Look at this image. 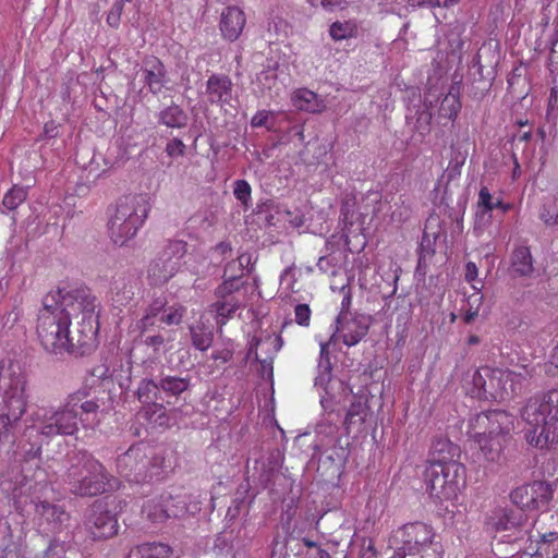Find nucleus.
Instances as JSON below:
<instances>
[{
	"label": "nucleus",
	"mask_w": 558,
	"mask_h": 558,
	"mask_svg": "<svg viewBox=\"0 0 558 558\" xmlns=\"http://www.w3.org/2000/svg\"><path fill=\"white\" fill-rule=\"evenodd\" d=\"M524 438L538 450H558V388L531 397L521 410Z\"/></svg>",
	"instance_id": "f257e3e1"
},
{
	"label": "nucleus",
	"mask_w": 558,
	"mask_h": 558,
	"mask_svg": "<svg viewBox=\"0 0 558 558\" xmlns=\"http://www.w3.org/2000/svg\"><path fill=\"white\" fill-rule=\"evenodd\" d=\"M47 295H56L58 312H62L68 319H80L77 322L76 341L82 348L81 353H90L96 348V336L99 328L97 299L86 287L64 291L58 289L49 292Z\"/></svg>",
	"instance_id": "f03ea898"
},
{
	"label": "nucleus",
	"mask_w": 558,
	"mask_h": 558,
	"mask_svg": "<svg viewBox=\"0 0 558 558\" xmlns=\"http://www.w3.org/2000/svg\"><path fill=\"white\" fill-rule=\"evenodd\" d=\"M56 295H45L43 308L37 317L36 332L44 350L50 354L62 355L64 352L83 356L82 348L76 347L78 333L76 327L70 331V319L62 312H58Z\"/></svg>",
	"instance_id": "7ed1b4c3"
},
{
	"label": "nucleus",
	"mask_w": 558,
	"mask_h": 558,
	"mask_svg": "<svg viewBox=\"0 0 558 558\" xmlns=\"http://www.w3.org/2000/svg\"><path fill=\"white\" fill-rule=\"evenodd\" d=\"M68 463L65 483L70 493L75 496L93 497L117 486L118 481L88 451L71 452Z\"/></svg>",
	"instance_id": "20e7f679"
},
{
	"label": "nucleus",
	"mask_w": 558,
	"mask_h": 558,
	"mask_svg": "<svg viewBox=\"0 0 558 558\" xmlns=\"http://www.w3.org/2000/svg\"><path fill=\"white\" fill-rule=\"evenodd\" d=\"M525 376L509 369L483 366L474 372L472 383L477 397L505 400L513 398L522 390Z\"/></svg>",
	"instance_id": "39448f33"
},
{
	"label": "nucleus",
	"mask_w": 558,
	"mask_h": 558,
	"mask_svg": "<svg viewBox=\"0 0 558 558\" xmlns=\"http://www.w3.org/2000/svg\"><path fill=\"white\" fill-rule=\"evenodd\" d=\"M433 529L423 522H412L397 529L390 539V547L395 548L391 557H410L420 554L423 547L434 543Z\"/></svg>",
	"instance_id": "423d86ee"
},
{
	"label": "nucleus",
	"mask_w": 558,
	"mask_h": 558,
	"mask_svg": "<svg viewBox=\"0 0 558 558\" xmlns=\"http://www.w3.org/2000/svg\"><path fill=\"white\" fill-rule=\"evenodd\" d=\"M83 529L92 541L110 539L119 532L118 515L107 502L95 500L84 512Z\"/></svg>",
	"instance_id": "0eeeda50"
},
{
	"label": "nucleus",
	"mask_w": 558,
	"mask_h": 558,
	"mask_svg": "<svg viewBox=\"0 0 558 558\" xmlns=\"http://www.w3.org/2000/svg\"><path fill=\"white\" fill-rule=\"evenodd\" d=\"M513 416L504 410H490L476 414L470 420L472 436L513 438Z\"/></svg>",
	"instance_id": "6e6552de"
},
{
	"label": "nucleus",
	"mask_w": 558,
	"mask_h": 558,
	"mask_svg": "<svg viewBox=\"0 0 558 558\" xmlns=\"http://www.w3.org/2000/svg\"><path fill=\"white\" fill-rule=\"evenodd\" d=\"M477 445L476 460L492 472H497L507 463L513 438L472 436Z\"/></svg>",
	"instance_id": "1a4fd4ad"
},
{
	"label": "nucleus",
	"mask_w": 558,
	"mask_h": 558,
	"mask_svg": "<svg viewBox=\"0 0 558 558\" xmlns=\"http://www.w3.org/2000/svg\"><path fill=\"white\" fill-rule=\"evenodd\" d=\"M143 469L145 472L141 475V483L165 480L174 469L172 450L145 444Z\"/></svg>",
	"instance_id": "9d476101"
},
{
	"label": "nucleus",
	"mask_w": 558,
	"mask_h": 558,
	"mask_svg": "<svg viewBox=\"0 0 558 558\" xmlns=\"http://www.w3.org/2000/svg\"><path fill=\"white\" fill-rule=\"evenodd\" d=\"M553 498L551 485L544 481H533L515 487L510 493V500L521 511H533L547 505Z\"/></svg>",
	"instance_id": "9b49d317"
},
{
	"label": "nucleus",
	"mask_w": 558,
	"mask_h": 558,
	"mask_svg": "<svg viewBox=\"0 0 558 558\" xmlns=\"http://www.w3.org/2000/svg\"><path fill=\"white\" fill-rule=\"evenodd\" d=\"M373 318L371 315L341 311L337 316L336 333L348 347L357 344L369 331Z\"/></svg>",
	"instance_id": "f8f14e48"
},
{
	"label": "nucleus",
	"mask_w": 558,
	"mask_h": 558,
	"mask_svg": "<svg viewBox=\"0 0 558 558\" xmlns=\"http://www.w3.org/2000/svg\"><path fill=\"white\" fill-rule=\"evenodd\" d=\"M78 430L77 413L70 408L68 400L56 411L47 412L40 424L39 433L46 437L74 435Z\"/></svg>",
	"instance_id": "ddd939ff"
},
{
	"label": "nucleus",
	"mask_w": 558,
	"mask_h": 558,
	"mask_svg": "<svg viewBox=\"0 0 558 558\" xmlns=\"http://www.w3.org/2000/svg\"><path fill=\"white\" fill-rule=\"evenodd\" d=\"M89 390L84 388L68 396L66 400L73 412L77 413L78 423L85 428H94L100 422L98 412L100 405L96 400H87Z\"/></svg>",
	"instance_id": "4468645a"
},
{
	"label": "nucleus",
	"mask_w": 558,
	"mask_h": 558,
	"mask_svg": "<svg viewBox=\"0 0 558 558\" xmlns=\"http://www.w3.org/2000/svg\"><path fill=\"white\" fill-rule=\"evenodd\" d=\"M4 403L7 412L0 417V440H9V428L13 427L26 411L23 389L15 387L5 391Z\"/></svg>",
	"instance_id": "2eb2a0df"
},
{
	"label": "nucleus",
	"mask_w": 558,
	"mask_h": 558,
	"mask_svg": "<svg viewBox=\"0 0 558 558\" xmlns=\"http://www.w3.org/2000/svg\"><path fill=\"white\" fill-rule=\"evenodd\" d=\"M144 447L143 442L133 445L117 459L119 474L130 482L141 483V475L145 472L143 469Z\"/></svg>",
	"instance_id": "dca6fc26"
},
{
	"label": "nucleus",
	"mask_w": 558,
	"mask_h": 558,
	"mask_svg": "<svg viewBox=\"0 0 558 558\" xmlns=\"http://www.w3.org/2000/svg\"><path fill=\"white\" fill-rule=\"evenodd\" d=\"M149 204L145 195H126L121 197L116 206L112 219H118L122 223L125 221H133V217L140 218V221H145L149 211Z\"/></svg>",
	"instance_id": "f3484780"
},
{
	"label": "nucleus",
	"mask_w": 558,
	"mask_h": 558,
	"mask_svg": "<svg viewBox=\"0 0 558 558\" xmlns=\"http://www.w3.org/2000/svg\"><path fill=\"white\" fill-rule=\"evenodd\" d=\"M233 84L228 75L213 74L206 82L208 101L223 107L232 100Z\"/></svg>",
	"instance_id": "a211bd4d"
},
{
	"label": "nucleus",
	"mask_w": 558,
	"mask_h": 558,
	"mask_svg": "<svg viewBox=\"0 0 558 558\" xmlns=\"http://www.w3.org/2000/svg\"><path fill=\"white\" fill-rule=\"evenodd\" d=\"M161 393L167 398L179 400L180 398L186 399V395L193 388L192 377L190 374H161L159 377Z\"/></svg>",
	"instance_id": "6ab92c4d"
},
{
	"label": "nucleus",
	"mask_w": 558,
	"mask_h": 558,
	"mask_svg": "<svg viewBox=\"0 0 558 558\" xmlns=\"http://www.w3.org/2000/svg\"><path fill=\"white\" fill-rule=\"evenodd\" d=\"M142 72L149 92L154 95L159 94L166 84L167 71L163 63L156 57H147L143 61Z\"/></svg>",
	"instance_id": "aec40b11"
},
{
	"label": "nucleus",
	"mask_w": 558,
	"mask_h": 558,
	"mask_svg": "<svg viewBox=\"0 0 558 558\" xmlns=\"http://www.w3.org/2000/svg\"><path fill=\"white\" fill-rule=\"evenodd\" d=\"M460 447L451 442L447 437H435L429 451V464H447L459 461Z\"/></svg>",
	"instance_id": "412c9836"
},
{
	"label": "nucleus",
	"mask_w": 558,
	"mask_h": 558,
	"mask_svg": "<svg viewBox=\"0 0 558 558\" xmlns=\"http://www.w3.org/2000/svg\"><path fill=\"white\" fill-rule=\"evenodd\" d=\"M244 25L245 16L239 8L228 7L222 11L220 31L226 39L235 40L242 33Z\"/></svg>",
	"instance_id": "4be33fe9"
},
{
	"label": "nucleus",
	"mask_w": 558,
	"mask_h": 558,
	"mask_svg": "<svg viewBox=\"0 0 558 558\" xmlns=\"http://www.w3.org/2000/svg\"><path fill=\"white\" fill-rule=\"evenodd\" d=\"M179 268L175 260L159 253L148 266V278L156 286L163 284L178 272Z\"/></svg>",
	"instance_id": "5701e85b"
},
{
	"label": "nucleus",
	"mask_w": 558,
	"mask_h": 558,
	"mask_svg": "<svg viewBox=\"0 0 558 558\" xmlns=\"http://www.w3.org/2000/svg\"><path fill=\"white\" fill-rule=\"evenodd\" d=\"M442 472L441 464H428L424 472L426 489L430 496L438 499H452L453 497L447 496V482L441 474Z\"/></svg>",
	"instance_id": "b1692460"
},
{
	"label": "nucleus",
	"mask_w": 558,
	"mask_h": 558,
	"mask_svg": "<svg viewBox=\"0 0 558 558\" xmlns=\"http://www.w3.org/2000/svg\"><path fill=\"white\" fill-rule=\"evenodd\" d=\"M405 120L407 125L410 126L412 131L417 132L422 137L429 134L432 112L429 111V106L426 100L423 105L414 106L412 109L409 108Z\"/></svg>",
	"instance_id": "393cba45"
},
{
	"label": "nucleus",
	"mask_w": 558,
	"mask_h": 558,
	"mask_svg": "<svg viewBox=\"0 0 558 558\" xmlns=\"http://www.w3.org/2000/svg\"><path fill=\"white\" fill-rule=\"evenodd\" d=\"M144 221L133 217V221L121 222L118 219L110 218L109 233L114 244L123 246L129 240L133 239Z\"/></svg>",
	"instance_id": "a878e982"
},
{
	"label": "nucleus",
	"mask_w": 558,
	"mask_h": 558,
	"mask_svg": "<svg viewBox=\"0 0 558 558\" xmlns=\"http://www.w3.org/2000/svg\"><path fill=\"white\" fill-rule=\"evenodd\" d=\"M36 513L43 517L48 523L53 525L54 530H60L70 520V514L64 508L47 500L36 504Z\"/></svg>",
	"instance_id": "bb28decb"
},
{
	"label": "nucleus",
	"mask_w": 558,
	"mask_h": 558,
	"mask_svg": "<svg viewBox=\"0 0 558 558\" xmlns=\"http://www.w3.org/2000/svg\"><path fill=\"white\" fill-rule=\"evenodd\" d=\"M283 460V453L279 449L276 448L269 452L266 461L263 463L258 478L264 488H269L275 484V480L282 468Z\"/></svg>",
	"instance_id": "cd10ccee"
},
{
	"label": "nucleus",
	"mask_w": 558,
	"mask_h": 558,
	"mask_svg": "<svg viewBox=\"0 0 558 558\" xmlns=\"http://www.w3.org/2000/svg\"><path fill=\"white\" fill-rule=\"evenodd\" d=\"M444 472L441 473L447 482V496L457 497L460 487L464 485L465 468L459 461L447 462L441 464Z\"/></svg>",
	"instance_id": "c85d7f7f"
},
{
	"label": "nucleus",
	"mask_w": 558,
	"mask_h": 558,
	"mask_svg": "<svg viewBox=\"0 0 558 558\" xmlns=\"http://www.w3.org/2000/svg\"><path fill=\"white\" fill-rule=\"evenodd\" d=\"M167 305L168 299L163 293L153 296L146 308L145 315L137 323V327L142 335H145L149 331V329L155 325V319L158 316L160 317Z\"/></svg>",
	"instance_id": "c756f323"
},
{
	"label": "nucleus",
	"mask_w": 558,
	"mask_h": 558,
	"mask_svg": "<svg viewBox=\"0 0 558 558\" xmlns=\"http://www.w3.org/2000/svg\"><path fill=\"white\" fill-rule=\"evenodd\" d=\"M136 288L137 279L133 276L116 278L112 282V291H114L113 302L117 306H124L132 301Z\"/></svg>",
	"instance_id": "7c9ffc66"
},
{
	"label": "nucleus",
	"mask_w": 558,
	"mask_h": 558,
	"mask_svg": "<svg viewBox=\"0 0 558 558\" xmlns=\"http://www.w3.org/2000/svg\"><path fill=\"white\" fill-rule=\"evenodd\" d=\"M533 271L532 255L526 246L517 247L511 255L510 275L512 277H526Z\"/></svg>",
	"instance_id": "2f4dec72"
},
{
	"label": "nucleus",
	"mask_w": 558,
	"mask_h": 558,
	"mask_svg": "<svg viewBox=\"0 0 558 558\" xmlns=\"http://www.w3.org/2000/svg\"><path fill=\"white\" fill-rule=\"evenodd\" d=\"M336 337V333H333L328 342H322L320 343V354H319V361L317 365L318 374L315 378V386L326 388L327 384L331 379V362H330V351L329 345L330 342Z\"/></svg>",
	"instance_id": "473e14b6"
},
{
	"label": "nucleus",
	"mask_w": 558,
	"mask_h": 558,
	"mask_svg": "<svg viewBox=\"0 0 558 558\" xmlns=\"http://www.w3.org/2000/svg\"><path fill=\"white\" fill-rule=\"evenodd\" d=\"M187 113L177 104H171L158 113V122L168 128L182 129L187 125Z\"/></svg>",
	"instance_id": "72a5a7b5"
},
{
	"label": "nucleus",
	"mask_w": 558,
	"mask_h": 558,
	"mask_svg": "<svg viewBox=\"0 0 558 558\" xmlns=\"http://www.w3.org/2000/svg\"><path fill=\"white\" fill-rule=\"evenodd\" d=\"M161 501H163L166 512H168V517L171 519L181 518L189 512L186 494L179 493L173 495L167 492L161 494Z\"/></svg>",
	"instance_id": "f704fd0d"
},
{
	"label": "nucleus",
	"mask_w": 558,
	"mask_h": 558,
	"mask_svg": "<svg viewBox=\"0 0 558 558\" xmlns=\"http://www.w3.org/2000/svg\"><path fill=\"white\" fill-rule=\"evenodd\" d=\"M172 549L161 543L143 544L131 549L128 558H171Z\"/></svg>",
	"instance_id": "c9c22d12"
},
{
	"label": "nucleus",
	"mask_w": 558,
	"mask_h": 558,
	"mask_svg": "<svg viewBox=\"0 0 558 558\" xmlns=\"http://www.w3.org/2000/svg\"><path fill=\"white\" fill-rule=\"evenodd\" d=\"M136 397L142 404H155L158 400H162L160 380L143 379L136 390Z\"/></svg>",
	"instance_id": "e433bc0d"
},
{
	"label": "nucleus",
	"mask_w": 558,
	"mask_h": 558,
	"mask_svg": "<svg viewBox=\"0 0 558 558\" xmlns=\"http://www.w3.org/2000/svg\"><path fill=\"white\" fill-rule=\"evenodd\" d=\"M478 208L480 210L476 213L477 219L484 217L485 214L490 213L495 208H500L502 213H506L509 208V204H504L500 199H493L488 189L483 186L478 194Z\"/></svg>",
	"instance_id": "4c0bfd02"
},
{
	"label": "nucleus",
	"mask_w": 558,
	"mask_h": 558,
	"mask_svg": "<svg viewBox=\"0 0 558 558\" xmlns=\"http://www.w3.org/2000/svg\"><path fill=\"white\" fill-rule=\"evenodd\" d=\"M190 333L192 344L201 351L207 350L213 343V330L203 324L191 326Z\"/></svg>",
	"instance_id": "58836bf2"
},
{
	"label": "nucleus",
	"mask_w": 558,
	"mask_h": 558,
	"mask_svg": "<svg viewBox=\"0 0 558 558\" xmlns=\"http://www.w3.org/2000/svg\"><path fill=\"white\" fill-rule=\"evenodd\" d=\"M293 105L299 110L315 112L318 109L317 95L308 89H300L293 96Z\"/></svg>",
	"instance_id": "ea45409f"
},
{
	"label": "nucleus",
	"mask_w": 558,
	"mask_h": 558,
	"mask_svg": "<svg viewBox=\"0 0 558 558\" xmlns=\"http://www.w3.org/2000/svg\"><path fill=\"white\" fill-rule=\"evenodd\" d=\"M368 408L365 402L357 400L351 403L347 411L344 425L349 428L351 425L363 424L367 416Z\"/></svg>",
	"instance_id": "a19ab883"
},
{
	"label": "nucleus",
	"mask_w": 558,
	"mask_h": 558,
	"mask_svg": "<svg viewBox=\"0 0 558 558\" xmlns=\"http://www.w3.org/2000/svg\"><path fill=\"white\" fill-rule=\"evenodd\" d=\"M434 222L438 225V219L434 217H429L427 219L418 248V252L425 253L428 258H432L435 254L434 242L438 238L437 232H429V229Z\"/></svg>",
	"instance_id": "79ce46f5"
},
{
	"label": "nucleus",
	"mask_w": 558,
	"mask_h": 558,
	"mask_svg": "<svg viewBox=\"0 0 558 558\" xmlns=\"http://www.w3.org/2000/svg\"><path fill=\"white\" fill-rule=\"evenodd\" d=\"M143 512L146 513L147 518L154 523H160L171 519L168 517V512H166L163 501H161V495L158 500H150L144 505Z\"/></svg>",
	"instance_id": "37998d69"
},
{
	"label": "nucleus",
	"mask_w": 558,
	"mask_h": 558,
	"mask_svg": "<svg viewBox=\"0 0 558 558\" xmlns=\"http://www.w3.org/2000/svg\"><path fill=\"white\" fill-rule=\"evenodd\" d=\"M242 276L243 274L241 276H230L226 278L223 282L216 288L215 295L218 299H227L234 292H238L245 284V282L241 281Z\"/></svg>",
	"instance_id": "c03bdc74"
},
{
	"label": "nucleus",
	"mask_w": 558,
	"mask_h": 558,
	"mask_svg": "<svg viewBox=\"0 0 558 558\" xmlns=\"http://www.w3.org/2000/svg\"><path fill=\"white\" fill-rule=\"evenodd\" d=\"M27 189L14 185L3 197L2 205L9 209L14 210L27 198Z\"/></svg>",
	"instance_id": "a18cd8bd"
},
{
	"label": "nucleus",
	"mask_w": 558,
	"mask_h": 558,
	"mask_svg": "<svg viewBox=\"0 0 558 558\" xmlns=\"http://www.w3.org/2000/svg\"><path fill=\"white\" fill-rule=\"evenodd\" d=\"M461 109V102L456 95L448 94L441 100L439 107V114L449 120H453L457 118L459 111Z\"/></svg>",
	"instance_id": "49530a36"
},
{
	"label": "nucleus",
	"mask_w": 558,
	"mask_h": 558,
	"mask_svg": "<svg viewBox=\"0 0 558 558\" xmlns=\"http://www.w3.org/2000/svg\"><path fill=\"white\" fill-rule=\"evenodd\" d=\"M185 253H186V243L181 240L169 241L167 243V245L160 252V254H162L167 258L175 260L179 266H180V259L185 255Z\"/></svg>",
	"instance_id": "de8ad7c7"
},
{
	"label": "nucleus",
	"mask_w": 558,
	"mask_h": 558,
	"mask_svg": "<svg viewBox=\"0 0 558 558\" xmlns=\"http://www.w3.org/2000/svg\"><path fill=\"white\" fill-rule=\"evenodd\" d=\"M525 511H513V510H509V511H506L504 517L499 520V527L500 529H504V530H509L511 527H520L522 526L527 518H526V514H524Z\"/></svg>",
	"instance_id": "09e8293b"
},
{
	"label": "nucleus",
	"mask_w": 558,
	"mask_h": 558,
	"mask_svg": "<svg viewBox=\"0 0 558 558\" xmlns=\"http://www.w3.org/2000/svg\"><path fill=\"white\" fill-rule=\"evenodd\" d=\"M185 308L182 305H167L159 317V322L166 325H179L182 322Z\"/></svg>",
	"instance_id": "8fccbe9b"
},
{
	"label": "nucleus",
	"mask_w": 558,
	"mask_h": 558,
	"mask_svg": "<svg viewBox=\"0 0 558 558\" xmlns=\"http://www.w3.org/2000/svg\"><path fill=\"white\" fill-rule=\"evenodd\" d=\"M355 214V198L352 195H345L341 202L340 217L344 226H353Z\"/></svg>",
	"instance_id": "3c124183"
},
{
	"label": "nucleus",
	"mask_w": 558,
	"mask_h": 558,
	"mask_svg": "<svg viewBox=\"0 0 558 558\" xmlns=\"http://www.w3.org/2000/svg\"><path fill=\"white\" fill-rule=\"evenodd\" d=\"M277 62H268L266 68L257 75V82L263 86V88H271L272 84L277 80Z\"/></svg>",
	"instance_id": "603ef678"
},
{
	"label": "nucleus",
	"mask_w": 558,
	"mask_h": 558,
	"mask_svg": "<svg viewBox=\"0 0 558 558\" xmlns=\"http://www.w3.org/2000/svg\"><path fill=\"white\" fill-rule=\"evenodd\" d=\"M556 201L543 205L539 211V219L546 226H558V213L556 210Z\"/></svg>",
	"instance_id": "864d4df0"
},
{
	"label": "nucleus",
	"mask_w": 558,
	"mask_h": 558,
	"mask_svg": "<svg viewBox=\"0 0 558 558\" xmlns=\"http://www.w3.org/2000/svg\"><path fill=\"white\" fill-rule=\"evenodd\" d=\"M211 307L214 308V311L216 312L217 314V324L218 325H225L226 322L233 315V313L235 312L234 311V305H230L228 306L226 304V302H223L222 300L218 299L217 302H215Z\"/></svg>",
	"instance_id": "5fc2aeb1"
},
{
	"label": "nucleus",
	"mask_w": 558,
	"mask_h": 558,
	"mask_svg": "<svg viewBox=\"0 0 558 558\" xmlns=\"http://www.w3.org/2000/svg\"><path fill=\"white\" fill-rule=\"evenodd\" d=\"M342 453H343L342 448H339V449L333 448L330 451H326L324 453L323 458L320 459V462L323 464H327V463L333 464L336 468V472L340 473V470L343 466V461H344V457Z\"/></svg>",
	"instance_id": "6e6d98bb"
},
{
	"label": "nucleus",
	"mask_w": 558,
	"mask_h": 558,
	"mask_svg": "<svg viewBox=\"0 0 558 558\" xmlns=\"http://www.w3.org/2000/svg\"><path fill=\"white\" fill-rule=\"evenodd\" d=\"M251 191V185L245 180L235 181L233 194L244 207L248 206Z\"/></svg>",
	"instance_id": "4d7b16f0"
},
{
	"label": "nucleus",
	"mask_w": 558,
	"mask_h": 558,
	"mask_svg": "<svg viewBox=\"0 0 558 558\" xmlns=\"http://www.w3.org/2000/svg\"><path fill=\"white\" fill-rule=\"evenodd\" d=\"M389 558H442V547L438 542H434L427 547H423L420 554L410 557H389Z\"/></svg>",
	"instance_id": "13d9d810"
},
{
	"label": "nucleus",
	"mask_w": 558,
	"mask_h": 558,
	"mask_svg": "<svg viewBox=\"0 0 558 558\" xmlns=\"http://www.w3.org/2000/svg\"><path fill=\"white\" fill-rule=\"evenodd\" d=\"M66 545L65 542L59 539H52L45 551V558H66Z\"/></svg>",
	"instance_id": "bf43d9fd"
},
{
	"label": "nucleus",
	"mask_w": 558,
	"mask_h": 558,
	"mask_svg": "<svg viewBox=\"0 0 558 558\" xmlns=\"http://www.w3.org/2000/svg\"><path fill=\"white\" fill-rule=\"evenodd\" d=\"M124 3L122 1H116L111 10L107 15V23L113 28H118L120 25L121 14L123 11Z\"/></svg>",
	"instance_id": "052dcab7"
},
{
	"label": "nucleus",
	"mask_w": 558,
	"mask_h": 558,
	"mask_svg": "<svg viewBox=\"0 0 558 558\" xmlns=\"http://www.w3.org/2000/svg\"><path fill=\"white\" fill-rule=\"evenodd\" d=\"M295 322L303 327L310 326L311 308L307 304H298L294 308Z\"/></svg>",
	"instance_id": "680f3d73"
},
{
	"label": "nucleus",
	"mask_w": 558,
	"mask_h": 558,
	"mask_svg": "<svg viewBox=\"0 0 558 558\" xmlns=\"http://www.w3.org/2000/svg\"><path fill=\"white\" fill-rule=\"evenodd\" d=\"M184 150H185V145L184 143L179 140V138H173L171 141H169L167 143V146H166V153L170 156V157H178V156H182L184 154Z\"/></svg>",
	"instance_id": "e2e57ef3"
},
{
	"label": "nucleus",
	"mask_w": 558,
	"mask_h": 558,
	"mask_svg": "<svg viewBox=\"0 0 558 558\" xmlns=\"http://www.w3.org/2000/svg\"><path fill=\"white\" fill-rule=\"evenodd\" d=\"M349 27H348V24L347 23H340V22H335L331 26H330V36L335 39V40H341V39H344L348 37L349 35V32H348Z\"/></svg>",
	"instance_id": "0e129e2a"
},
{
	"label": "nucleus",
	"mask_w": 558,
	"mask_h": 558,
	"mask_svg": "<svg viewBox=\"0 0 558 558\" xmlns=\"http://www.w3.org/2000/svg\"><path fill=\"white\" fill-rule=\"evenodd\" d=\"M145 338L143 340L144 344L154 349L155 352H158L160 348L165 344V337L161 333L157 335H143Z\"/></svg>",
	"instance_id": "69168bd1"
},
{
	"label": "nucleus",
	"mask_w": 558,
	"mask_h": 558,
	"mask_svg": "<svg viewBox=\"0 0 558 558\" xmlns=\"http://www.w3.org/2000/svg\"><path fill=\"white\" fill-rule=\"evenodd\" d=\"M550 51H549V65L550 66H558V23L556 25V32L554 37L550 40Z\"/></svg>",
	"instance_id": "338daca9"
},
{
	"label": "nucleus",
	"mask_w": 558,
	"mask_h": 558,
	"mask_svg": "<svg viewBox=\"0 0 558 558\" xmlns=\"http://www.w3.org/2000/svg\"><path fill=\"white\" fill-rule=\"evenodd\" d=\"M90 376L96 377L98 379H106L111 376L110 369L106 365L95 366L89 371Z\"/></svg>",
	"instance_id": "774afa93"
}]
</instances>
